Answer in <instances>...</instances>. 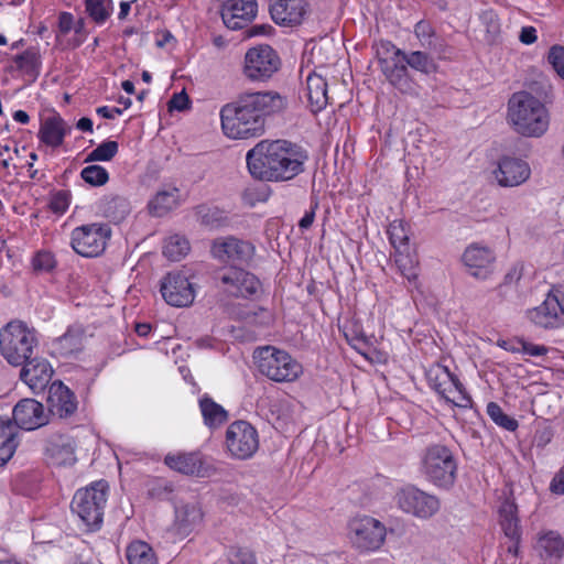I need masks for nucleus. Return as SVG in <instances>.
<instances>
[{"mask_svg": "<svg viewBox=\"0 0 564 564\" xmlns=\"http://www.w3.org/2000/svg\"><path fill=\"white\" fill-rule=\"evenodd\" d=\"M70 126L53 111L41 120L37 137L47 147L58 148L63 144L65 137L70 132Z\"/></svg>", "mask_w": 564, "mask_h": 564, "instance_id": "nucleus-28", "label": "nucleus"}, {"mask_svg": "<svg viewBox=\"0 0 564 564\" xmlns=\"http://www.w3.org/2000/svg\"><path fill=\"white\" fill-rule=\"evenodd\" d=\"M547 62L554 72L564 79V46L555 44L550 47L547 53Z\"/></svg>", "mask_w": 564, "mask_h": 564, "instance_id": "nucleus-51", "label": "nucleus"}, {"mask_svg": "<svg viewBox=\"0 0 564 564\" xmlns=\"http://www.w3.org/2000/svg\"><path fill=\"white\" fill-rule=\"evenodd\" d=\"M458 464L449 447L432 444L421 455V473L435 487L448 490L457 479Z\"/></svg>", "mask_w": 564, "mask_h": 564, "instance_id": "nucleus-4", "label": "nucleus"}, {"mask_svg": "<svg viewBox=\"0 0 564 564\" xmlns=\"http://www.w3.org/2000/svg\"><path fill=\"white\" fill-rule=\"evenodd\" d=\"M164 463L171 469L184 475L208 476V467L198 453L167 454Z\"/></svg>", "mask_w": 564, "mask_h": 564, "instance_id": "nucleus-29", "label": "nucleus"}, {"mask_svg": "<svg viewBox=\"0 0 564 564\" xmlns=\"http://www.w3.org/2000/svg\"><path fill=\"white\" fill-rule=\"evenodd\" d=\"M188 105L189 98L185 91L174 94L171 100L169 101L170 109H176L180 111L187 109Z\"/></svg>", "mask_w": 564, "mask_h": 564, "instance_id": "nucleus-56", "label": "nucleus"}, {"mask_svg": "<svg viewBox=\"0 0 564 564\" xmlns=\"http://www.w3.org/2000/svg\"><path fill=\"white\" fill-rule=\"evenodd\" d=\"M69 206V194L64 191L57 192L50 202V208L54 214L62 215Z\"/></svg>", "mask_w": 564, "mask_h": 564, "instance_id": "nucleus-53", "label": "nucleus"}, {"mask_svg": "<svg viewBox=\"0 0 564 564\" xmlns=\"http://www.w3.org/2000/svg\"><path fill=\"white\" fill-rule=\"evenodd\" d=\"M212 253L221 261L246 263L253 257L254 247L249 241L227 237L213 243Z\"/></svg>", "mask_w": 564, "mask_h": 564, "instance_id": "nucleus-24", "label": "nucleus"}, {"mask_svg": "<svg viewBox=\"0 0 564 564\" xmlns=\"http://www.w3.org/2000/svg\"><path fill=\"white\" fill-rule=\"evenodd\" d=\"M286 99L276 91L245 93L220 110L221 128L231 139H248L264 132L265 119L284 110Z\"/></svg>", "mask_w": 564, "mask_h": 564, "instance_id": "nucleus-1", "label": "nucleus"}, {"mask_svg": "<svg viewBox=\"0 0 564 564\" xmlns=\"http://www.w3.org/2000/svg\"><path fill=\"white\" fill-rule=\"evenodd\" d=\"M173 491V485L170 481H162L152 489V495L158 498H166Z\"/></svg>", "mask_w": 564, "mask_h": 564, "instance_id": "nucleus-63", "label": "nucleus"}, {"mask_svg": "<svg viewBox=\"0 0 564 564\" xmlns=\"http://www.w3.org/2000/svg\"><path fill=\"white\" fill-rule=\"evenodd\" d=\"M388 235L395 251L404 250V247H411L410 237L402 221L394 220L391 223L388 228Z\"/></svg>", "mask_w": 564, "mask_h": 564, "instance_id": "nucleus-44", "label": "nucleus"}, {"mask_svg": "<svg viewBox=\"0 0 564 564\" xmlns=\"http://www.w3.org/2000/svg\"><path fill=\"white\" fill-rule=\"evenodd\" d=\"M160 292L164 301L175 307L188 306L195 299L193 284L178 271L170 272L162 279Z\"/></svg>", "mask_w": 564, "mask_h": 564, "instance_id": "nucleus-14", "label": "nucleus"}, {"mask_svg": "<svg viewBox=\"0 0 564 564\" xmlns=\"http://www.w3.org/2000/svg\"><path fill=\"white\" fill-rule=\"evenodd\" d=\"M36 347V332L22 322H10L0 330V352L12 366L25 362Z\"/></svg>", "mask_w": 564, "mask_h": 564, "instance_id": "nucleus-5", "label": "nucleus"}, {"mask_svg": "<svg viewBox=\"0 0 564 564\" xmlns=\"http://www.w3.org/2000/svg\"><path fill=\"white\" fill-rule=\"evenodd\" d=\"M197 215L199 218V221L203 225L209 226V227H217L219 226L224 220V212L216 207H206L200 206L197 210Z\"/></svg>", "mask_w": 564, "mask_h": 564, "instance_id": "nucleus-50", "label": "nucleus"}, {"mask_svg": "<svg viewBox=\"0 0 564 564\" xmlns=\"http://www.w3.org/2000/svg\"><path fill=\"white\" fill-rule=\"evenodd\" d=\"M13 62L19 70L35 79L40 74L41 55L36 48H28L14 56Z\"/></svg>", "mask_w": 564, "mask_h": 564, "instance_id": "nucleus-39", "label": "nucleus"}, {"mask_svg": "<svg viewBox=\"0 0 564 564\" xmlns=\"http://www.w3.org/2000/svg\"><path fill=\"white\" fill-rule=\"evenodd\" d=\"M377 56L381 72L393 87L403 94H411L414 91L408 65L401 56H397L393 53L386 54L381 45L377 50Z\"/></svg>", "mask_w": 564, "mask_h": 564, "instance_id": "nucleus-16", "label": "nucleus"}, {"mask_svg": "<svg viewBox=\"0 0 564 564\" xmlns=\"http://www.w3.org/2000/svg\"><path fill=\"white\" fill-rule=\"evenodd\" d=\"M274 32V28L270 24H256L246 30L247 37L258 35H270Z\"/></svg>", "mask_w": 564, "mask_h": 564, "instance_id": "nucleus-59", "label": "nucleus"}, {"mask_svg": "<svg viewBox=\"0 0 564 564\" xmlns=\"http://www.w3.org/2000/svg\"><path fill=\"white\" fill-rule=\"evenodd\" d=\"M307 99L313 112H318L328 104L327 83L317 74H311L306 78Z\"/></svg>", "mask_w": 564, "mask_h": 564, "instance_id": "nucleus-34", "label": "nucleus"}, {"mask_svg": "<svg viewBox=\"0 0 564 564\" xmlns=\"http://www.w3.org/2000/svg\"><path fill=\"white\" fill-rule=\"evenodd\" d=\"M462 259L470 275L486 280L492 272L496 257L488 247L473 243L466 248Z\"/></svg>", "mask_w": 564, "mask_h": 564, "instance_id": "nucleus-22", "label": "nucleus"}, {"mask_svg": "<svg viewBox=\"0 0 564 564\" xmlns=\"http://www.w3.org/2000/svg\"><path fill=\"white\" fill-rule=\"evenodd\" d=\"M199 409L204 423L209 429H217L228 420V412L207 394L199 399Z\"/></svg>", "mask_w": 564, "mask_h": 564, "instance_id": "nucleus-35", "label": "nucleus"}, {"mask_svg": "<svg viewBox=\"0 0 564 564\" xmlns=\"http://www.w3.org/2000/svg\"><path fill=\"white\" fill-rule=\"evenodd\" d=\"M519 39L524 44H532L536 41V30L533 26L522 28Z\"/></svg>", "mask_w": 564, "mask_h": 564, "instance_id": "nucleus-64", "label": "nucleus"}, {"mask_svg": "<svg viewBox=\"0 0 564 564\" xmlns=\"http://www.w3.org/2000/svg\"><path fill=\"white\" fill-rule=\"evenodd\" d=\"M176 528L180 534L187 535L202 521L203 513L196 505H185L177 508Z\"/></svg>", "mask_w": 564, "mask_h": 564, "instance_id": "nucleus-37", "label": "nucleus"}, {"mask_svg": "<svg viewBox=\"0 0 564 564\" xmlns=\"http://www.w3.org/2000/svg\"><path fill=\"white\" fill-rule=\"evenodd\" d=\"M74 26V17L72 13L62 12L58 17V30L61 34H67Z\"/></svg>", "mask_w": 564, "mask_h": 564, "instance_id": "nucleus-57", "label": "nucleus"}, {"mask_svg": "<svg viewBox=\"0 0 564 564\" xmlns=\"http://www.w3.org/2000/svg\"><path fill=\"white\" fill-rule=\"evenodd\" d=\"M12 419L17 426L25 431L39 429L47 423L42 403L34 399H22L13 408Z\"/></svg>", "mask_w": 564, "mask_h": 564, "instance_id": "nucleus-25", "label": "nucleus"}, {"mask_svg": "<svg viewBox=\"0 0 564 564\" xmlns=\"http://www.w3.org/2000/svg\"><path fill=\"white\" fill-rule=\"evenodd\" d=\"M56 267V260L50 251L41 250L32 258V268L36 273L51 272Z\"/></svg>", "mask_w": 564, "mask_h": 564, "instance_id": "nucleus-49", "label": "nucleus"}, {"mask_svg": "<svg viewBox=\"0 0 564 564\" xmlns=\"http://www.w3.org/2000/svg\"><path fill=\"white\" fill-rule=\"evenodd\" d=\"M110 237L111 229L108 225H83L72 231V248L83 257H97L105 251Z\"/></svg>", "mask_w": 564, "mask_h": 564, "instance_id": "nucleus-10", "label": "nucleus"}, {"mask_svg": "<svg viewBox=\"0 0 564 564\" xmlns=\"http://www.w3.org/2000/svg\"><path fill=\"white\" fill-rule=\"evenodd\" d=\"M557 310V302L550 291L542 304L528 311V318L541 328H558L564 325V322Z\"/></svg>", "mask_w": 564, "mask_h": 564, "instance_id": "nucleus-30", "label": "nucleus"}, {"mask_svg": "<svg viewBox=\"0 0 564 564\" xmlns=\"http://www.w3.org/2000/svg\"><path fill=\"white\" fill-rule=\"evenodd\" d=\"M15 448L17 442L10 421L0 420V467L13 456Z\"/></svg>", "mask_w": 564, "mask_h": 564, "instance_id": "nucleus-40", "label": "nucleus"}, {"mask_svg": "<svg viewBox=\"0 0 564 564\" xmlns=\"http://www.w3.org/2000/svg\"><path fill=\"white\" fill-rule=\"evenodd\" d=\"M129 564H156V557L152 547L143 541H134L127 547Z\"/></svg>", "mask_w": 564, "mask_h": 564, "instance_id": "nucleus-41", "label": "nucleus"}, {"mask_svg": "<svg viewBox=\"0 0 564 564\" xmlns=\"http://www.w3.org/2000/svg\"><path fill=\"white\" fill-rule=\"evenodd\" d=\"M20 379L34 392L43 391L53 376L51 364L42 357L32 356L23 362Z\"/></svg>", "mask_w": 564, "mask_h": 564, "instance_id": "nucleus-19", "label": "nucleus"}, {"mask_svg": "<svg viewBox=\"0 0 564 564\" xmlns=\"http://www.w3.org/2000/svg\"><path fill=\"white\" fill-rule=\"evenodd\" d=\"M76 443L69 435L55 434L47 438L45 455L51 465L73 466L76 462Z\"/></svg>", "mask_w": 564, "mask_h": 564, "instance_id": "nucleus-26", "label": "nucleus"}, {"mask_svg": "<svg viewBox=\"0 0 564 564\" xmlns=\"http://www.w3.org/2000/svg\"><path fill=\"white\" fill-rule=\"evenodd\" d=\"M130 210L128 199L119 195L104 196L98 203V212L115 224L124 220Z\"/></svg>", "mask_w": 564, "mask_h": 564, "instance_id": "nucleus-33", "label": "nucleus"}, {"mask_svg": "<svg viewBox=\"0 0 564 564\" xmlns=\"http://www.w3.org/2000/svg\"><path fill=\"white\" fill-rule=\"evenodd\" d=\"M177 205V191L159 192L149 203L150 213L153 216L162 217Z\"/></svg>", "mask_w": 564, "mask_h": 564, "instance_id": "nucleus-43", "label": "nucleus"}, {"mask_svg": "<svg viewBox=\"0 0 564 564\" xmlns=\"http://www.w3.org/2000/svg\"><path fill=\"white\" fill-rule=\"evenodd\" d=\"M224 291L235 297H248L257 293L259 280L250 272L231 267L217 274Z\"/></svg>", "mask_w": 564, "mask_h": 564, "instance_id": "nucleus-17", "label": "nucleus"}, {"mask_svg": "<svg viewBox=\"0 0 564 564\" xmlns=\"http://www.w3.org/2000/svg\"><path fill=\"white\" fill-rule=\"evenodd\" d=\"M306 0H269V12L272 20L281 26L300 25L307 13Z\"/></svg>", "mask_w": 564, "mask_h": 564, "instance_id": "nucleus-18", "label": "nucleus"}, {"mask_svg": "<svg viewBox=\"0 0 564 564\" xmlns=\"http://www.w3.org/2000/svg\"><path fill=\"white\" fill-rule=\"evenodd\" d=\"M429 386L444 400L456 406L467 408L471 403L459 379L441 364L432 365L426 371Z\"/></svg>", "mask_w": 564, "mask_h": 564, "instance_id": "nucleus-8", "label": "nucleus"}, {"mask_svg": "<svg viewBox=\"0 0 564 564\" xmlns=\"http://www.w3.org/2000/svg\"><path fill=\"white\" fill-rule=\"evenodd\" d=\"M118 142L105 141L87 154L85 162L110 161L118 153Z\"/></svg>", "mask_w": 564, "mask_h": 564, "instance_id": "nucleus-47", "label": "nucleus"}, {"mask_svg": "<svg viewBox=\"0 0 564 564\" xmlns=\"http://www.w3.org/2000/svg\"><path fill=\"white\" fill-rule=\"evenodd\" d=\"M254 359L259 371L276 382L294 381L303 371L302 365L288 351L273 346L257 348Z\"/></svg>", "mask_w": 564, "mask_h": 564, "instance_id": "nucleus-7", "label": "nucleus"}, {"mask_svg": "<svg viewBox=\"0 0 564 564\" xmlns=\"http://www.w3.org/2000/svg\"><path fill=\"white\" fill-rule=\"evenodd\" d=\"M424 47L436 53L440 57H442L446 51L444 41L437 36H435L432 41L424 42Z\"/></svg>", "mask_w": 564, "mask_h": 564, "instance_id": "nucleus-61", "label": "nucleus"}, {"mask_svg": "<svg viewBox=\"0 0 564 564\" xmlns=\"http://www.w3.org/2000/svg\"><path fill=\"white\" fill-rule=\"evenodd\" d=\"M550 490L556 495H564V468L554 475L550 484Z\"/></svg>", "mask_w": 564, "mask_h": 564, "instance_id": "nucleus-60", "label": "nucleus"}, {"mask_svg": "<svg viewBox=\"0 0 564 564\" xmlns=\"http://www.w3.org/2000/svg\"><path fill=\"white\" fill-rule=\"evenodd\" d=\"M487 413L490 419L499 426L506 429L507 431L513 432L518 427L517 420L510 417L506 414L501 406L496 402H489L487 405Z\"/></svg>", "mask_w": 564, "mask_h": 564, "instance_id": "nucleus-46", "label": "nucleus"}, {"mask_svg": "<svg viewBox=\"0 0 564 564\" xmlns=\"http://www.w3.org/2000/svg\"><path fill=\"white\" fill-rule=\"evenodd\" d=\"M108 484L96 481L88 487L78 489L72 500L70 508L83 523L90 530L100 529L104 509L107 502Z\"/></svg>", "mask_w": 564, "mask_h": 564, "instance_id": "nucleus-6", "label": "nucleus"}, {"mask_svg": "<svg viewBox=\"0 0 564 564\" xmlns=\"http://www.w3.org/2000/svg\"><path fill=\"white\" fill-rule=\"evenodd\" d=\"M414 33L424 47V42L432 41L436 35L432 25L426 21H419L415 24Z\"/></svg>", "mask_w": 564, "mask_h": 564, "instance_id": "nucleus-54", "label": "nucleus"}, {"mask_svg": "<svg viewBox=\"0 0 564 564\" xmlns=\"http://www.w3.org/2000/svg\"><path fill=\"white\" fill-rule=\"evenodd\" d=\"M188 240L178 234L169 236L163 245V254L171 261L182 260L189 251Z\"/></svg>", "mask_w": 564, "mask_h": 564, "instance_id": "nucleus-42", "label": "nucleus"}, {"mask_svg": "<svg viewBox=\"0 0 564 564\" xmlns=\"http://www.w3.org/2000/svg\"><path fill=\"white\" fill-rule=\"evenodd\" d=\"M112 0H86V12L98 24H102L111 14L108 8Z\"/></svg>", "mask_w": 564, "mask_h": 564, "instance_id": "nucleus-45", "label": "nucleus"}, {"mask_svg": "<svg viewBox=\"0 0 564 564\" xmlns=\"http://www.w3.org/2000/svg\"><path fill=\"white\" fill-rule=\"evenodd\" d=\"M82 178L91 186H102L109 181V173L100 165H88L80 172Z\"/></svg>", "mask_w": 564, "mask_h": 564, "instance_id": "nucleus-48", "label": "nucleus"}, {"mask_svg": "<svg viewBox=\"0 0 564 564\" xmlns=\"http://www.w3.org/2000/svg\"><path fill=\"white\" fill-rule=\"evenodd\" d=\"M481 20L486 24L488 32L497 33L499 31L498 18L494 11H485L481 14Z\"/></svg>", "mask_w": 564, "mask_h": 564, "instance_id": "nucleus-58", "label": "nucleus"}, {"mask_svg": "<svg viewBox=\"0 0 564 564\" xmlns=\"http://www.w3.org/2000/svg\"><path fill=\"white\" fill-rule=\"evenodd\" d=\"M395 264L400 273L410 282L417 278V257L412 247L395 251Z\"/></svg>", "mask_w": 564, "mask_h": 564, "instance_id": "nucleus-38", "label": "nucleus"}, {"mask_svg": "<svg viewBox=\"0 0 564 564\" xmlns=\"http://www.w3.org/2000/svg\"><path fill=\"white\" fill-rule=\"evenodd\" d=\"M517 344L521 346V352L530 355V356H543L547 352V348L542 345H533L524 339H517Z\"/></svg>", "mask_w": 564, "mask_h": 564, "instance_id": "nucleus-55", "label": "nucleus"}, {"mask_svg": "<svg viewBox=\"0 0 564 564\" xmlns=\"http://www.w3.org/2000/svg\"><path fill=\"white\" fill-rule=\"evenodd\" d=\"M500 525L505 535L510 539L511 544L508 552L518 555L521 540V527L518 518V506L513 498L507 497L499 507Z\"/></svg>", "mask_w": 564, "mask_h": 564, "instance_id": "nucleus-27", "label": "nucleus"}, {"mask_svg": "<svg viewBox=\"0 0 564 564\" xmlns=\"http://www.w3.org/2000/svg\"><path fill=\"white\" fill-rule=\"evenodd\" d=\"M509 119L516 131L525 137H541L549 128L545 106L528 91H518L509 100Z\"/></svg>", "mask_w": 564, "mask_h": 564, "instance_id": "nucleus-3", "label": "nucleus"}, {"mask_svg": "<svg viewBox=\"0 0 564 564\" xmlns=\"http://www.w3.org/2000/svg\"><path fill=\"white\" fill-rule=\"evenodd\" d=\"M377 56L381 72L393 87L403 94H411L414 91L408 65L401 56H397L393 53L386 54L381 45L377 50Z\"/></svg>", "mask_w": 564, "mask_h": 564, "instance_id": "nucleus-15", "label": "nucleus"}, {"mask_svg": "<svg viewBox=\"0 0 564 564\" xmlns=\"http://www.w3.org/2000/svg\"><path fill=\"white\" fill-rule=\"evenodd\" d=\"M258 4L256 0H226L221 6V19L230 30H240L256 17Z\"/></svg>", "mask_w": 564, "mask_h": 564, "instance_id": "nucleus-20", "label": "nucleus"}, {"mask_svg": "<svg viewBox=\"0 0 564 564\" xmlns=\"http://www.w3.org/2000/svg\"><path fill=\"white\" fill-rule=\"evenodd\" d=\"M386 527L377 519L364 516L349 522L352 545L361 552L376 551L386 540Z\"/></svg>", "mask_w": 564, "mask_h": 564, "instance_id": "nucleus-12", "label": "nucleus"}, {"mask_svg": "<svg viewBox=\"0 0 564 564\" xmlns=\"http://www.w3.org/2000/svg\"><path fill=\"white\" fill-rule=\"evenodd\" d=\"M536 550L544 561L560 558L564 551V541L558 533L549 531L539 538Z\"/></svg>", "mask_w": 564, "mask_h": 564, "instance_id": "nucleus-36", "label": "nucleus"}, {"mask_svg": "<svg viewBox=\"0 0 564 564\" xmlns=\"http://www.w3.org/2000/svg\"><path fill=\"white\" fill-rule=\"evenodd\" d=\"M381 47L386 54L393 53L397 56H401L403 61H405L408 67H411L422 74L430 75L437 69V64L434 58L425 52L412 51L410 53H405L389 41L381 42Z\"/></svg>", "mask_w": 564, "mask_h": 564, "instance_id": "nucleus-31", "label": "nucleus"}, {"mask_svg": "<svg viewBox=\"0 0 564 564\" xmlns=\"http://www.w3.org/2000/svg\"><path fill=\"white\" fill-rule=\"evenodd\" d=\"M281 61L269 45H258L247 51L243 74L252 82H265L279 70Z\"/></svg>", "mask_w": 564, "mask_h": 564, "instance_id": "nucleus-11", "label": "nucleus"}, {"mask_svg": "<svg viewBox=\"0 0 564 564\" xmlns=\"http://www.w3.org/2000/svg\"><path fill=\"white\" fill-rule=\"evenodd\" d=\"M307 154L286 140H263L247 152L250 174L264 182H288L304 172Z\"/></svg>", "mask_w": 564, "mask_h": 564, "instance_id": "nucleus-2", "label": "nucleus"}, {"mask_svg": "<svg viewBox=\"0 0 564 564\" xmlns=\"http://www.w3.org/2000/svg\"><path fill=\"white\" fill-rule=\"evenodd\" d=\"M85 329L82 325H72L66 333L52 341V354L59 357H70L82 351Z\"/></svg>", "mask_w": 564, "mask_h": 564, "instance_id": "nucleus-32", "label": "nucleus"}, {"mask_svg": "<svg viewBox=\"0 0 564 564\" xmlns=\"http://www.w3.org/2000/svg\"><path fill=\"white\" fill-rule=\"evenodd\" d=\"M551 293H552L555 302H557V307H558L557 311L560 312L561 317L564 322V284L554 286L551 290Z\"/></svg>", "mask_w": 564, "mask_h": 564, "instance_id": "nucleus-62", "label": "nucleus"}, {"mask_svg": "<svg viewBox=\"0 0 564 564\" xmlns=\"http://www.w3.org/2000/svg\"><path fill=\"white\" fill-rule=\"evenodd\" d=\"M394 499L403 512L423 520L432 518L441 508V501L436 496L415 486L401 488L397 491Z\"/></svg>", "mask_w": 564, "mask_h": 564, "instance_id": "nucleus-9", "label": "nucleus"}, {"mask_svg": "<svg viewBox=\"0 0 564 564\" xmlns=\"http://www.w3.org/2000/svg\"><path fill=\"white\" fill-rule=\"evenodd\" d=\"M47 405L52 415L66 419L77 411L78 402L74 392L57 380L48 388Z\"/></svg>", "mask_w": 564, "mask_h": 564, "instance_id": "nucleus-23", "label": "nucleus"}, {"mask_svg": "<svg viewBox=\"0 0 564 564\" xmlns=\"http://www.w3.org/2000/svg\"><path fill=\"white\" fill-rule=\"evenodd\" d=\"M229 564H257L252 551L245 547H231L228 552Z\"/></svg>", "mask_w": 564, "mask_h": 564, "instance_id": "nucleus-52", "label": "nucleus"}, {"mask_svg": "<svg viewBox=\"0 0 564 564\" xmlns=\"http://www.w3.org/2000/svg\"><path fill=\"white\" fill-rule=\"evenodd\" d=\"M226 446L232 457L250 458L259 447L258 433L247 421H236L226 431Z\"/></svg>", "mask_w": 564, "mask_h": 564, "instance_id": "nucleus-13", "label": "nucleus"}, {"mask_svg": "<svg viewBox=\"0 0 564 564\" xmlns=\"http://www.w3.org/2000/svg\"><path fill=\"white\" fill-rule=\"evenodd\" d=\"M531 174L529 164L518 158L502 156L497 169L494 171L498 184L503 187L519 186L524 183Z\"/></svg>", "mask_w": 564, "mask_h": 564, "instance_id": "nucleus-21", "label": "nucleus"}]
</instances>
